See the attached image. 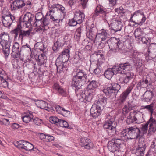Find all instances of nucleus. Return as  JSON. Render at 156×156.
Listing matches in <instances>:
<instances>
[{"mask_svg": "<svg viewBox=\"0 0 156 156\" xmlns=\"http://www.w3.org/2000/svg\"><path fill=\"white\" fill-rule=\"evenodd\" d=\"M130 66L126 64H120L119 66H115L112 68H108L104 72V76L106 78L111 79L113 75L117 73H124V70H127L130 68Z\"/></svg>", "mask_w": 156, "mask_h": 156, "instance_id": "1", "label": "nucleus"}, {"mask_svg": "<svg viewBox=\"0 0 156 156\" xmlns=\"http://www.w3.org/2000/svg\"><path fill=\"white\" fill-rule=\"evenodd\" d=\"M11 43V41L8 34L3 32L0 34V44L5 58L7 57L9 54Z\"/></svg>", "mask_w": 156, "mask_h": 156, "instance_id": "2", "label": "nucleus"}, {"mask_svg": "<svg viewBox=\"0 0 156 156\" xmlns=\"http://www.w3.org/2000/svg\"><path fill=\"white\" fill-rule=\"evenodd\" d=\"M41 50L43 52V53L38 55L37 51L35 50H30L31 53L30 55V57H31V58H30V63L32 64V66L34 67V69L35 68L34 65L36 64V62H38L39 65H41L44 63L46 59V57L44 53V50L41 49Z\"/></svg>", "mask_w": 156, "mask_h": 156, "instance_id": "3", "label": "nucleus"}, {"mask_svg": "<svg viewBox=\"0 0 156 156\" xmlns=\"http://www.w3.org/2000/svg\"><path fill=\"white\" fill-rule=\"evenodd\" d=\"M120 88V86L118 83H112L109 84L108 87L103 89L102 91L107 96L115 97Z\"/></svg>", "mask_w": 156, "mask_h": 156, "instance_id": "4", "label": "nucleus"}, {"mask_svg": "<svg viewBox=\"0 0 156 156\" xmlns=\"http://www.w3.org/2000/svg\"><path fill=\"white\" fill-rule=\"evenodd\" d=\"M107 43L112 52L115 53L119 51L121 48L120 47V41L119 38L115 37H111L107 41Z\"/></svg>", "mask_w": 156, "mask_h": 156, "instance_id": "5", "label": "nucleus"}, {"mask_svg": "<svg viewBox=\"0 0 156 156\" xmlns=\"http://www.w3.org/2000/svg\"><path fill=\"white\" fill-rule=\"evenodd\" d=\"M98 83L95 81H92L90 82L88 84L87 87L88 90L87 91H82L80 95L81 97L87 101L88 98L92 94L93 92L91 93V90H94L98 87Z\"/></svg>", "mask_w": 156, "mask_h": 156, "instance_id": "6", "label": "nucleus"}, {"mask_svg": "<svg viewBox=\"0 0 156 156\" xmlns=\"http://www.w3.org/2000/svg\"><path fill=\"white\" fill-rule=\"evenodd\" d=\"M55 9L51 8L48 12V13H49V16L50 17V19L55 23H58L60 21L62 22L65 17L64 14H61V12H55Z\"/></svg>", "mask_w": 156, "mask_h": 156, "instance_id": "7", "label": "nucleus"}, {"mask_svg": "<svg viewBox=\"0 0 156 156\" xmlns=\"http://www.w3.org/2000/svg\"><path fill=\"white\" fill-rule=\"evenodd\" d=\"M122 143L121 139L115 138L109 141L108 144V149L111 152H114L119 151L120 145Z\"/></svg>", "mask_w": 156, "mask_h": 156, "instance_id": "8", "label": "nucleus"}, {"mask_svg": "<svg viewBox=\"0 0 156 156\" xmlns=\"http://www.w3.org/2000/svg\"><path fill=\"white\" fill-rule=\"evenodd\" d=\"M130 139H140L142 137V133L140 129L136 126L130 127L127 129Z\"/></svg>", "mask_w": 156, "mask_h": 156, "instance_id": "9", "label": "nucleus"}, {"mask_svg": "<svg viewBox=\"0 0 156 156\" xmlns=\"http://www.w3.org/2000/svg\"><path fill=\"white\" fill-rule=\"evenodd\" d=\"M103 127L107 129V131L110 135H113L116 133V123L115 121L108 120L104 124Z\"/></svg>", "mask_w": 156, "mask_h": 156, "instance_id": "10", "label": "nucleus"}, {"mask_svg": "<svg viewBox=\"0 0 156 156\" xmlns=\"http://www.w3.org/2000/svg\"><path fill=\"white\" fill-rule=\"evenodd\" d=\"M29 12H27L24 15L23 21L22 22L23 26L26 28H29ZM20 33L23 36V37L29 35V29L27 31H22L21 29V27L20 25Z\"/></svg>", "mask_w": 156, "mask_h": 156, "instance_id": "11", "label": "nucleus"}, {"mask_svg": "<svg viewBox=\"0 0 156 156\" xmlns=\"http://www.w3.org/2000/svg\"><path fill=\"white\" fill-rule=\"evenodd\" d=\"M108 35L106 30H103L101 32L96 35L95 40L98 42H100V43L99 45L103 47L104 46V44L107 41L106 40L108 39Z\"/></svg>", "mask_w": 156, "mask_h": 156, "instance_id": "12", "label": "nucleus"}, {"mask_svg": "<svg viewBox=\"0 0 156 156\" xmlns=\"http://www.w3.org/2000/svg\"><path fill=\"white\" fill-rule=\"evenodd\" d=\"M132 17L137 22L138 25H142L146 20L143 13L141 12L140 10L135 11L133 14L132 15Z\"/></svg>", "mask_w": 156, "mask_h": 156, "instance_id": "13", "label": "nucleus"}, {"mask_svg": "<svg viewBox=\"0 0 156 156\" xmlns=\"http://www.w3.org/2000/svg\"><path fill=\"white\" fill-rule=\"evenodd\" d=\"M70 57V50L68 49H65L60 54L56 61L65 63Z\"/></svg>", "mask_w": 156, "mask_h": 156, "instance_id": "14", "label": "nucleus"}, {"mask_svg": "<svg viewBox=\"0 0 156 156\" xmlns=\"http://www.w3.org/2000/svg\"><path fill=\"white\" fill-rule=\"evenodd\" d=\"M15 20V17L10 14L8 15H4L2 16V21L3 26L5 27H9L10 26L13 21Z\"/></svg>", "mask_w": 156, "mask_h": 156, "instance_id": "15", "label": "nucleus"}, {"mask_svg": "<svg viewBox=\"0 0 156 156\" xmlns=\"http://www.w3.org/2000/svg\"><path fill=\"white\" fill-rule=\"evenodd\" d=\"M85 83H83L82 81H80L78 79L73 77L71 83V86L73 88H75V91L76 93L77 94V92L79 91L80 93V91H82L80 90L81 88V87L85 84Z\"/></svg>", "mask_w": 156, "mask_h": 156, "instance_id": "16", "label": "nucleus"}, {"mask_svg": "<svg viewBox=\"0 0 156 156\" xmlns=\"http://www.w3.org/2000/svg\"><path fill=\"white\" fill-rule=\"evenodd\" d=\"M20 23L18 24L16 28L11 32L14 38V40L22 42L23 40V36L20 33Z\"/></svg>", "mask_w": 156, "mask_h": 156, "instance_id": "17", "label": "nucleus"}, {"mask_svg": "<svg viewBox=\"0 0 156 156\" xmlns=\"http://www.w3.org/2000/svg\"><path fill=\"white\" fill-rule=\"evenodd\" d=\"M147 122L148 125L149 124L148 134L151 135L152 132L154 133L156 131V120L152 116H150L149 119Z\"/></svg>", "mask_w": 156, "mask_h": 156, "instance_id": "18", "label": "nucleus"}, {"mask_svg": "<svg viewBox=\"0 0 156 156\" xmlns=\"http://www.w3.org/2000/svg\"><path fill=\"white\" fill-rule=\"evenodd\" d=\"M73 77L83 83H86V82L87 74L83 70H80L79 69H77L76 72V74L74 75Z\"/></svg>", "mask_w": 156, "mask_h": 156, "instance_id": "19", "label": "nucleus"}, {"mask_svg": "<svg viewBox=\"0 0 156 156\" xmlns=\"http://www.w3.org/2000/svg\"><path fill=\"white\" fill-rule=\"evenodd\" d=\"M138 144V146L136 149L135 154L137 156H143L146 147V144L143 141H140Z\"/></svg>", "mask_w": 156, "mask_h": 156, "instance_id": "20", "label": "nucleus"}, {"mask_svg": "<svg viewBox=\"0 0 156 156\" xmlns=\"http://www.w3.org/2000/svg\"><path fill=\"white\" fill-rule=\"evenodd\" d=\"M80 145L85 148L89 149L93 147V144L91 143L90 140L86 138H81L80 139Z\"/></svg>", "mask_w": 156, "mask_h": 156, "instance_id": "21", "label": "nucleus"}, {"mask_svg": "<svg viewBox=\"0 0 156 156\" xmlns=\"http://www.w3.org/2000/svg\"><path fill=\"white\" fill-rule=\"evenodd\" d=\"M44 18V16L42 13L41 12H38L36 14L35 16V19L36 21L34 22V21L33 22L32 21V17L31 16L30 18V23L31 26L34 27L38 26H40V24H37V23H38L39 22L41 23L42 19Z\"/></svg>", "mask_w": 156, "mask_h": 156, "instance_id": "22", "label": "nucleus"}, {"mask_svg": "<svg viewBox=\"0 0 156 156\" xmlns=\"http://www.w3.org/2000/svg\"><path fill=\"white\" fill-rule=\"evenodd\" d=\"M25 5L22 0H15L12 3L10 8L12 11H15L21 8Z\"/></svg>", "mask_w": 156, "mask_h": 156, "instance_id": "23", "label": "nucleus"}, {"mask_svg": "<svg viewBox=\"0 0 156 156\" xmlns=\"http://www.w3.org/2000/svg\"><path fill=\"white\" fill-rule=\"evenodd\" d=\"M111 28L115 32L120 31L122 27V22L120 21L115 20L110 24Z\"/></svg>", "mask_w": 156, "mask_h": 156, "instance_id": "24", "label": "nucleus"}, {"mask_svg": "<svg viewBox=\"0 0 156 156\" xmlns=\"http://www.w3.org/2000/svg\"><path fill=\"white\" fill-rule=\"evenodd\" d=\"M123 64H128L129 65V66H130V68L129 69L127 70H124V73H119L126 75V76L123 78V82L125 83H127L129 82L130 80L132 78V77L131 75V74L130 71V70L132 67V66L128 62H126L123 63Z\"/></svg>", "mask_w": 156, "mask_h": 156, "instance_id": "25", "label": "nucleus"}, {"mask_svg": "<svg viewBox=\"0 0 156 156\" xmlns=\"http://www.w3.org/2000/svg\"><path fill=\"white\" fill-rule=\"evenodd\" d=\"M20 45L17 42L14 43L12 49L11 56L13 58H17L19 57L20 55L19 51Z\"/></svg>", "mask_w": 156, "mask_h": 156, "instance_id": "26", "label": "nucleus"}, {"mask_svg": "<svg viewBox=\"0 0 156 156\" xmlns=\"http://www.w3.org/2000/svg\"><path fill=\"white\" fill-rule=\"evenodd\" d=\"M29 143L24 140H20L19 141H15L14 142V145L18 148L23 149L27 151L28 150V148L27 146L28 145Z\"/></svg>", "mask_w": 156, "mask_h": 156, "instance_id": "27", "label": "nucleus"}, {"mask_svg": "<svg viewBox=\"0 0 156 156\" xmlns=\"http://www.w3.org/2000/svg\"><path fill=\"white\" fill-rule=\"evenodd\" d=\"M101 111L100 109L97 108L96 104H94L90 110V114L93 117L96 118L101 114Z\"/></svg>", "mask_w": 156, "mask_h": 156, "instance_id": "28", "label": "nucleus"}, {"mask_svg": "<svg viewBox=\"0 0 156 156\" xmlns=\"http://www.w3.org/2000/svg\"><path fill=\"white\" fill-rule=\"evenodd\" d=\"M64 63L56 61L55 65L57 66V72L60 73L62 72L64 73L66 71L67 69V66L65 65Z\"/></svg>", "mask_w": 156, "mask_h": 156, "instance_id": "29", "label": "nucleus"}, {"mask_svg": "<svg viewBox=\"0 0 156 156\" xmlns=\"http://www.w3.org/2000/svg\"><path fill=\"white\" fill-rule=\"evenodd\" d=\"M107 98L104 96H101L99 99L98 101L97 102V104L96 105L97 108L100 109L101 111L102 109L103 108V107L106 104L107 102Z\"/></svg>", "mask_w": 156, "mask_h": 156, "instance_id": "30", "label": "nucleus"}, {"mask_svg": "<svg viewBox=\"0 0 156 156\" xmlns=\"http://www.w3.org/2000/svg\"><path fill=\"white\" fill-rule=\"evenodd\" d=\"M74 17L78 24H80L84 20L85 15L83 12L79 11L76 14Z\"/></svg>", "mask_w": 156, "mask_h": 156, "instance_id": "31", "label": "nucleus"}, {"mask_svg": "<svg viewBox=\"0 0 156 156\" xmlns=\"http://www.w3.org/2000/svg\"><path fill=\"white\" fill-rule=\"evenodd\" d=\"M35 104L37 107L41 109L48 110V105L45 101L41 100H37L35 101Z\"/></svg>", "mask_w": 156, "mask_h": 156, "instance_id": "32", "label": "nucleus"}, {"mask_svg": "<svg viewBox=\"0 0 156 156\" xmlns=\"http://www.w3.org/2000/svg\"><path fill=\"white\" fill-rule=\"evenodd\" d=\"M133 86L134 85H130L120 95V98L122 102L126 99L128 95L131 92Z\"/></svg>", "mask_w": 156, "mask_h": 156, "instance_id": "33", "label": "nucleus"}, {"mask_svg": "<svg viewBox=\"0 0 156 156\" xmlns=\"http://www.w3.org/2000/svg\"><path fill=\"white\" fill-rule=\"evenodd\" d=\"M145 101L148 102L151 100L154 97V93L151 91H146L143 94Z\"/></svg>", "mask_w": 156, "mask_h": 156, "instance_id": "34", "label": "nucleus"}, {"mask_svg": "<svg viewBox=\"0 0 156 156\" xmlns=\"http://www.w3.org/2000/svg\"><path fill=\"white\" fill-rule=\"evenodd\" d=\"M119 136L120 137L119 139H121L122 141L131 138L130 136H129L128 130H127V129L123 130L120 133H119Z\"/></svg>", "mask_w": 156, "mask_h": 156, "instance_id": "35", "label": "nucleus"}, {"mask_svg": "<svg viewBox=\"0 0 156 156\" xmlns=\"http://www.w3.org/2000/svg\"><path fill=\"white\" fill-rule=\"evenodd\" d=\"M105 10L100 5H98L97 6L94 13L93 14V17H95L96 16L100 14H103L105 12Z\"/></svg>", "mask_w": 156, "mask_h": 156, "instance_id": "36", "label": "nucleus"}, {"mask_svg": "<svg viewBox=\"0 0 156 156\" xmlns=\"http://www.w3.org/2000/svg\"><path fill=\"white\" fill-rule=\"evenodd\" d=\"M51 9H54L56 10H59L60 11L59 12H61V14H63V13L64 15V16H65V8L62 5L59 4H55L53 5L51 7Z\"/></svg>", "mask_w": 156, "mask_h": 156, "instance_id": "37", "label": "nucleus"}, {"mask_svg": "<svg viewBox=\"0 0 156 156\" xmlns=\"http://www.w3.org/2000/svg\"><path fill=\"white\" fill-rule=\"evenodd\" d=\"M150 52L156 53L155 57L152 58L153 61H156V44L151 43L150 44L148 47V52Z\"/></svg>", "mask_w": 156, "mask_h": 156, "instance_id": "38", "label": "nucleus"}, {"mask_svg": "<svg viewBox=\"0 0 156 156\" xmlns=\"http://www.w3.org/2000/svg\"><path fill=\"white\" fill-rule=\"evenodd\" d=\"M143 33L140 28H137L134 31L135 37L138 39H140L143 35Z\"/></svg>", "mask_w": 156, "mask_h": 156, "instance_id": "39", "label": "nucleus"}, {"mask_svg": "<svg viewBox=\"0 0 156 156\" xmlns=\"http://www.w3.org/2000/svg\"><path fill=\"white\" fill-rule=\"evenodd\" d=\"M143 109H146L148 110L150 113V116H152L154 111V104L153 103L146 105L142 106Z\"/></svg>", "mask_w": 156, "mask_h": 156, "instance_id": "40", "label": "nucleus"}, {"mask_svg": "<svg viewBox=\"0 0 156 156\" xmlns=\"http://www.w3.org/2000/svg\"><path fill=\"white\" fill-rule=\"evenodd\" d=\"M86 35L88 38L90 39H92V38L96 37V35L95 33L94 30L92 28H90L86 33Z\"/></svg>", "mask_w": 156, "mask_h": 156, "instance_id": "41", "label": "nucleus"}, {"mask_svg": "<svg viewBox=\"0 0 156 156\" xmlns=\"http://www.w3.org/2000/svg\"><path fill=\"white\" fill-rule=\"evenodd\" d=\"M67 5L71 8L74 9L77 3V0H65Z\"/></svg>", "mask_w": 156, "mask_h": 156, "instance_id": "42", "label": "nucleus"}, {"mask_svg": "<svg viewBox=\"0 0 156 156\" xmlns=\"http://www.w3.org/2000/svg\"><path fill=\"white\" fill-rule=\"evenodd\" d=\"M60 119H58L56 117H51L49 118V121L52 124H55L57 126H58Z\"/></svg>", "mask_w": 156, "mask_h": 156, "instance_id": "43", "label": "nucleus"}, {"mask_svg": "<svg viewBox=\"0 0 156 156\" xmlns=\"http://www.w3.org/2000/svg\"><path fill=\"white\" fill-rule=\"evenodd\" d=\"M55 89L58 91L59 94L62 95H65V91L62 88L60 87L57 84L55 85Z\"/></svg>", "mask_w": 156, "mask_h": 156, "instance_id": "44", "label": "nucleus"}, {"mask_svg": "<svg viewBox=\"0 0 156 156\" xmlns=\"http://www.w3.org/2000/svg\"><path fill=\"white\" fill-rule=\"evenodd\" d=\"M148 124L146 123L145 124H142L141 126L140 129L141 130L142 136L147 133L148 130Z\"/></svg>", "mask_w": 156, "mask_h": 156, "instance_id": "45", "label": "nucleus"}, {"mask_svg": "<svg viewBox=\"0 0 156 156\" xmlns=\"http://www.w3.org/2000/svg\"><path fill=\"white\" fill-rule=\"evenodd\" d=\"M96 65L97 66L94 69V73L95 74H100L101 72V64L100 62H98L97 63Z\"/></svg>", "mask_w": 156, "mask_h": 156, "instance_id": "46", "label": "nucleus"}, {"mask_svg": "<svg viewBox=\"0 0 156 156\" xmlns=\"http://www.w3.org/2000/svg\"><path fill=\"white\" fill-rule=\"evenodd\" d=\"M3 76V78H0L2 81L1 86L3 87L6 88L8 87V82L5 80L6 77V75L5 73V75Z\"/></svg>", "mask_w": 156, "mask_h": 156, "instance_id": "47", "label": "nucleus"}, {"mask_svg": "<svg viewBox=\"0 0 156 156\" xmlns=\"http://www.w3.org/2000/svg\"><path fill=\"white\" fill-rule=\"evenodd\" d=\"M103 54H101L100 52H95L90 57V60H92V61L96 60L97 59V57L100 56H102Z\"/></svg>", "mask_w": 156, "mask_h": 156, "instance_id": "48", "label": "nucleus"}, {"mask_svg": "<svg viewBox=\"0 0 156 156\" xmlns=\"http://www.w3.org/2000/svg\"><path fill=\"white\" fill-rule=\"evenodd\" d=\"M48 13H47L46 15L44 18L43 21H41V24L40 25L42 24L43 26H45L48 25L50 23V20L49 18H47V17Z\"/></svg>", "mask_w": 156, "mask_h": 156, "instance_id": "49", "label": "nucleus"}, {"mask_svg": "<svg viewBox=\"0 0 156 156\" xmlns=\"http://www.w3.org/2000/svg\"><path fill=\"white\" fill-rule=\"evenodd\" d=\"M135 112L134 111L133 112H131L129 114V116H127V120H126V122L128 124H130L131 123H132L133 122V119L132 118V115H135Z\"/></svg>", "mask_w": 156, "mask_h": 156, "instance_id": "50", "label": "nucleus"}, {"mask_svg": "<svg viewBox=\"0 0 156 156\" xmlns=\"http://www.w3.org/2000/svg\"><path fill=\"white\" fill-rule=\"evenodd\" d=\"M58 126L66 128L68 127L69 124L66 121L60 119Z\"/></svg>", "mask_w": 156, "mask_h": 156, "instance_id": "51", "label": "nucleus"}, {"mask_svg": "<svg viewBox=\"0 0 156 156\" xmlns=\"http://www.w3.org/2000/svg\"><path fill=\"white\" fill-rule=\"evenodd\" d=\"M74 19V17L73 18L69 20L68 24L69 26H74L76 25L77 24H78V23L76 21V20Z\"/></svg>", "mask_w": 156, "mask_h": 156, "instance_id": "52", "label": "nucleus"}, {"mask_svg": "<svg viewBox=\"0 0 156 156\" xmlns=\"http://www.w3.org/2000/svg\"><path fill=\"white\" fill-rule=\"evenodd\" d=\"M110 12H106L105 11L102 15V17L106 20L111 19V16Z\"/></svg>", "mask_w": 156, "mask_h": 156, "instance_id": "53", "label": "nucleus"}, {"mask_svg": "<svg viewBox=\"0 0 156 156\" xmlns=\"http://www.w3.org/2000/svg\"><path fill=\"white\" fill-rule=\"evenodd\" d=\"M34 123L36 125H39L42 122V121L38 118H35L33 119L32 122Z\"/></svg>", "mask_w": 156, "mask_h": 156, "instance_id": "54", "label": "nucleus"}, {"mask_svg": "<svg viewBox=\"0 0 156 156\" xmlns=\"http://www.w3.org/2000/svg\"><path fill=\"white\" fill-rule=\"evenodd\" d=\"M24 122L28 123L29 122V115L27 114L22 117Z\"/></svg>", "mask_w": 156, "mask_h": 156, "instance_id": "55", "label": "nucleus"}, {"mask_svg": "<svg viewBox=\"0 0 156 156\" xmlns=\"http://www.w3.org/2000/svg\"><path fill=\"white\" fill-rule=\"evenodd\" d=\"M70 114V111L65 110L64 108L62 111V114L64 116L67 117Z\"/></svg>", "mask_w": 156, "mask_h": 156, "instance_id": "56", "label": "nucleus"}, {"mask_svg": "<svg viewBox=\"0 0 156 156\" xmlns=\"http://www.w3.org/2000/svg\"><path fill=\"white\" fill-rule=\"evenodd\" d=\"M54 139V137L53 136L47 135L45 140L46 142H51L53 141Z\"/></svg>", "mask_w": 156, "mask_h": 156, "instance_id": "57", "label": "nucleus"}, {"mask_svg": "<svg viewBox=\"0 0 156 156\" xmlns=\"http://www.w3.org/2000/svg\"><path fill=\"white\" fill-rule=\"evenodd\" d=\"M80 4L82 5V6L83 8H85L87 4V2L88 0H80Z\"/></svg>", "mask_w": 156, "mask_h": 156, "instance_id": "58", "label": "nucleus"}, {"mask_svg": "<svg viewBox=\"0 0 156 156\" xmlns=\"http://www.w3.org/2000/svg\"><path fill=\"white\" fill-rule=\"evenodd\" d=\"M0 122L2 124H4L5 125H8L9 124V120L6 119H3L2 121H0Z\"/></svg>", "mask_w": 156, "mask_h": 156, "instance_id": "59", "label": "nucleus"}, {"mask_svg": "<svg viewBox=\"0 0 156 156\" xmlns=\"http://www.w3.org/2000/svg\"><path fill=\"white\" fill-rule=\"evenodd\" d=\"M38 151V149L36 148H34V145L30 143V151H31V153L33 152V151L35 153L37 152Z\"/></svg>", "mask_w": 156, "mask_h": 156, "instance_id": "60", "label": "nucleus"}, {"mask_svg": "<svg viewBox=\"0 0 156 156\" xmlns=\"http://www.w3.org/2000/svg\"><path fill=\"white\" fill-rule=\"evenodd\" d=\"M64 108H62L59 105L56 106L55 107V109L56 111L58 113L62 114V111Z\"/></svg>", "mask_w": 156, "mask_h": 156, "instance_id": "61", "label": "nucleus"}, {"mask_svg": "<svg viewBox=\"0 0 156 156\" xmlns=\"http://www.w3.org/2000/svg\"><path fill=\"white\" fill-rule=\"evenodd\" d=\"M29 45L27 44H26V45L23 46L22 47V49L24 52L27 51L28 52L29 51Z\"/></svg>", "mask_w": 156, "mask_h": 156, "instance_id": "62", "label": "nucleus"}, {"mask_svg": "<svg viewBox=\"0 0 156 156\" xmlns=\"http://www.w3.org/2000/svg\"><path fill=\"white\" fill-rule=\"evenodd\" d=\"M130 111L127 105H125L122 109V112L124 114H127Z\"/></svg>", "mask_w": 156, "mask_h": 156, "instance_id": "63", "label": "nucleus"}, {"mask_svg": "<svg viewBox=\"0 0 156 156\" xmlns=\"http://www.w3.org/2000/svg\"><path fill=\"white\" fill-rule=\"evenodd\" d=\"M20 125L19 124L16 123H13L12 126V128L14 129H16L19 128Z\"/></svg>", "mask_w": 156, "mask_h": 156, "instance_id": "64", "label": "nucleus"}]
</instances>
